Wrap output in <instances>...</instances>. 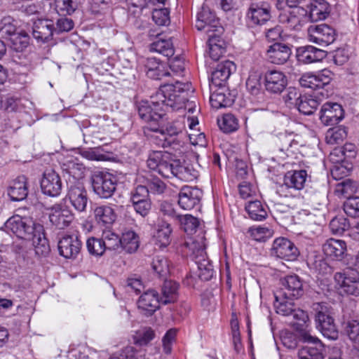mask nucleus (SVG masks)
I'll return each mask as SVG.
<instances>
[{
  "mask_svg": "<svg viewBox=\"0 0 359 359\" xmlns=\"http://www.w3.org/2000/svg\"><path fill=\"white\" fill-rule=\"evenodd\" d=\"M336 36L335 29L326 24L310 26L308 29L309 40L321 46L331 44L335 41Z\"/></svg>",
  "mask_w": 359,
  "mask_h": 359,
  "instance_id": "nucleus-12",
  "label": "nucleus"
},
{
  "mask_svg": "<svg viewBox=\"0 0 359 359\" xmlns=\"http://www.w3.org/2000/svg\"><path fill=\"white\" fill-rule=\"evenodd\" d=\"M9 41L11 48L16 52L23 51L29 43V36L25 31L16 32Z\"/></svg>",
  "mask_w": 359,
  "mask_h": 359,
  "instance_id": "nucleus-45",
  "label": "nucleus"
},
{
  "mask_svg": "<svg viewBox=\"0 0 359 359\" xmlns=\"http://www.w3.org/2000/svg\"><path fill=\"white\" fill-rule=\"evenodd\" d=\"M205 240V238L201 236L198 240L185 241L183 245L191 252V255L196 259V257H206Z\"/></svg>",
  "mask_w": 359,
  "mask_h": 359,
  "instance_id": "nucleus-46",
  "label": "nucleus"
},
{
  "mask_svg": "<svg viewBox=\"0 0 359 359\" xmlns=\"http://www.w3.org/2000/svg\"><path fill=\"white\" fill-rule=\"evenodd\" d=\"M93 189L101 198H111L116 190L117 179L113 174L104 170L93 172L91 176Z\"/></svg>",
  "mask_w": 359,
  "mask_h": 359,
  "instance_id": "nucleus-5",
  "label": "nucleus"
},
{
  "mask_svg": "<svg viewBox=\"0 0 359 359\" xmlns=\"http://www.w3.org/2000/svg\"><path fill=\"white\" fill-rule=\"evenodd\" d=\"M359 189V184L357 182L351 179H345L338 183L336 186L335 192L343 196L346 198L353 197L352 196Z\"/></svg>",
  "mask_w": 359,
  "mask_h": 359,
  "instance_id": "nucleus-43",
  "label": "nucleus"
},
{
  "mask_svg": "<svg viewBox=\"0 0 359 359\" xmlns=\"http://www.w3.org/2000/svg\"><path fill=\"white\" fill-rule=\"evenodd\" d=\"M346 250L344 241L330 238L323 245V250L326 256L333 259H341Z\"/></svg>",
  "mask_w": 359,
  "mask_h": 359,
  "instance_id": "nucleus-35",
  "label": "nucleus"
},
{
  "mask_svg": "<svg viewBox=\"0 0 359 359\" xmlns=\"http://www.w3.org/2000/svg\"><path fill=\"white\" fill-rule=\"evenodd\" d=\"M49 219L59 229L67 227L74 219V214L66 206L55 204L50 208Z\"/></svg>",
  "mask_w": 359,
  "mask_h": 359,
  "instance_id": "nucleus-19",
  "label": "nucleus"
},
{
  "mask_svg": "<svg viewBox=\"0 0 359 359\" xmlns=\"http://www.w3.org/2000/svg\"><path fill=\"white\" fill-rule=\"evenodd\" d=\"M211 106L217 109L231 106L234 102V96L224 87H218L210 95Z\"/></svg>",
  "mask_w": 359,
  "mask_h": 359,
  "instance_id": "nucleus-32",
  "label": "nucleus"
},
{
  "mask_svg": "<svg viewBox=\"0 0 359 359\" xmlns=\"http://www.w3.org/2000/svg\"><path fill=\"white\" fill-rule=\"evenodd\" d=\"M345 213L352 217H359V197H351L347 198L344 203Z\"/></svg>",
  "mask_w": 359,
  "mask_h": 359,
  "instance_id": "nucleus-61",
  "label": "nucleus"
},
{
  "mask_svg": "<svg viewBox=\"0 0 359 359\" xmlns=\"http://www.w3.org/2000/svg\"><path fill=\"white\" fill-rule=\"evenodd\" d=\"M195 262L198 266L199 278L205 281L210 280L213 276L214 270L207 256L196 257Z\"/></svg>",
  "mask_w": 359,
  "mask_h": 359,
  "instance_id": "nucleus-42",
  "label": "nucleus"
},
{
  "mask_svg": "<svg viewBox=\"0 0 359 359\" xmlns=\"http://www.w3.org/2000/svg\"><path fill=\"white\" fill-rule=\"evenodd\" d=\"M17 27L15 20L11 16L4 17L0 20V36L9 39L16 33Z\"/></svg>",
  "mask_w": 359,
  "mask_h": 359,
  "instance_id": "nucleus-49",
  "label": "nucleus"
},
{
  "mask_svg": "<svg viewBox=\"0 0 359 359\" xmlns=\"http://www.w3.org/2000/svg\"><path fill=\"white\" fill-rule=\"evenodd\" d=\"M334 280L340 286L342 292L359 295V273L357 271L348 269L344 273H336Z\"/></svg>",
  "mask_w": 359,
  "mask_h": 359,
  "instance_id": "nucleus-14",
  "label": "nucleus"
},
{
  "mask_svg": "<svg viewBox=\"0 0 359 359\" xmlns=\"http://www.w3.org/2000/svg\"><path fill=\"white\" fill-rule=\"evenodd\" d=\"M177 223L180 225L182 230L187 234H192L196 232L200 224V222L197 217L191 215H180Z\"/></svg>",
  "mask_w": 359,
  "mask_h": 359,
  "instance_id": "nucleus-47",
  "label": "nucleus"
},
{
  "mask_svg": "<svg viewBox=\"0 0 359 359\" xmlns=\"http://www.w3.org/2000/svg\"><path fill=\"white\" fill-rule=\"evenodd\" d=\"M82 242L77 236H64L58 242V250L66 259H75L79 254Z\"/></svg>",
  "mask_w": 359,
  "mask_h": 359,
  "instance_id": "nucleus-21",
  "label": "nucleus"
},
{
  "mask_svg": "<svg viewBox=\"0 0 359 359\" xmlns=\"http://www.w3.org/2000/svg\"><path fill=\"white\" fill-rule=\"evenodd\" d=\"M121 240V248L128 253H133L137 251L140 245L138 235L132 230H128L122 233Z\"/></svg>",
  "mask_w": 359,
  "mask_h": 359,
  "instance_id": "nucleus-37",
  "label": "nucleus"
},
{
  "mask_svg": "<svg viewBox=\"0 0 359 359\" xmlns=\"http://www.w3.org/2000/svg\"><path fill=\"white\" fill-rule=\"evenodd\" d=\"M317 95H304L300 100L297 102V109L299 111L304 115L312 114L317 109L319 101Z\"/></svg>",
  "mask_w": 359,
  "mask_h": 359,
  "instance_id": "nucleus-40",
  "label": "nucleus"
},
{
  "mask_svg": "<svg viewBox=\"0 0 359 359\" xmlns=\"http://www.w3.org/2000/svg\"><path fill=\"white\" fill-rule=\"evenodd\" d=\"M151 52H156L165 57H170L174 55L172 42L170 39H163L158 35L157 40L151 43L149 46Z\"/></svg>",
  "mask_w": 359,
  "mask_h": 359,
  "instance_id": "nucleus-39",
  "label": "nucleus"
},
{
  "mask_svg": "<svg viewBox=\"0 0 359 359\" xmlns=\"http://www.w3.org/2000/svg\"><path fill=\"white\" fill-rule=\"evenodd\" d=\"M94 215L99 224L108 226L112 224L116 219L114 209L108 205H101L94 210Z\"/></svg>",
  "mask_w": 359,
  "mask_h": 359,
  "instance_id": "nucleus-38",
  "label": "nucleus"
},
{
  "mask_svg": "<svg viewBox=\"0 0 359 359\" xmlns=\"http://www.w3.org/2000/svg\"><path fill=\"white\" fill-rule=\"evenodd\" d=\"M219 36L210 35L208 37V43L210 46L209 54L210 57L214 60H218L221 55L225 51L224 48L221 44L217 43L220 42L218 39Z\"/></svg>",
  "mask_w": 359,
  "mask_h": 359,
  "instance_id": "nucleus-56",
  "label": "nucleus"
},
{
  "mask_svg": "<svg viewBox=\"0 0 359 359\" xmlns=\"http://www.w3.org/2000/svg\"><path fill=\"white\" fill-rule=\"evenodd\" d=\"M308 7L309 11L306 10L308 22L324 20L330 13L329 4L325 0H314Z\"/></svg>",
  "mask_w": 359,
  "mask_h": 359,
  "instance_id": "nucleus-31",
  "label": "nucleus"
},
{
  "mask_svg": "<svg viewBox=\"0 0 359 359\" xmlns=\"http://www.w3.org/2000/svg\"><path fill=\"white\" fill-rule=\"evenodd\" d=\"M104 243L105 250H116L121 248V240L119 236L112 232H105L102 236Z\"/></svg>",
  "mask_w": 359,
  "mask_h": 359,
  "instance_id": "nucleus-59",
  "label": "nucleus"
},
{
  "mask_svg": "<svg viewBox=\"0 0 359 359\" xmlns=\"http://www.w3.org/2000/svg\"><path fill=\"white\" fill-rule=\"evenodd\" d=\"M271 254L286 261H294L299 256V250L294 244L289 239L279 237L274 240Z\"/></svg>",
  "mask_w": 359,
  "mask_h": 359,
  "instance_id": "nucleus-13",
  "label": "nucleus"
},
{
  "mask_svg": "<svg viewBox=\"0 0 359 359\" xmlns=\"http://www.w3.org/2000/svg\"><path fill=\"white\" fill-rule=\"evenodd\" d=\"M326 55V51L309 45L297 48L295 54L297 62L302 65L320 62Z\"/></svg>",
  "mask_w": 359,
  "mask_h": 359,
  "instance_id": "nucleus-18",
  "label": "nucleus"
},
{
  "mask_svg": "<svg viewBox=\"0 0 359 359\" xmlns=\"http://www.w3.org/2000/svg\"><path fill=\"white\" fill-rule=\"evenodd\" d=\"M154 332L151 328L145 327L136 332L135 335V344L140 346L146 345L154 338Z\"/></svg>",
  "mask_w": 359,
  "mask_h": 359,
  "instance_id": "nucleus-62",
  "label": "nucleus"
},
{
  "mask_svg": "<svg viewBox=\"0 0 359 359\" xmlns=\"http://www.w3.org/2000/svg\"><path fill=\"white\" fill-rule=\"evenodd\" d=\"M175 158L170 153L163 151H152L149 153L147 161L149 169L156 170L165 178L172 177L173 162Z\"/></svg>",
  "mask_w": 359,
  "mask_h": 359,
  "instance_id": "nucleus-7",
  "label": "nucleus"
},
{
  "mask_svg": "<svg viewBox=\"0 0 359 359\" xmlns=\"http://www.w3.org/2000/svg\"><path fill=\"white\" fill-rule=\"evenodd\" d=\"M159 210L163 216L168 217L170 220L175 222L181 215L176 212L173 204L168 201H163L160 205Z\"/></svg>",
  "mask_w": 359,
  "mask_h": 359,
  "instance_id": "nucleus-64",
  "label": "nucleus"
},
{
  "mask_svg": "<svg viewBox=\"0 0 359 359\" xmlns=\"http://www.w3.org/2000/svg\"><path fill=\"white\" fill-rule=\"evenodd\" d=\"M292 299L289 298L278 299L275 297L274 306L277 313L283 316H290L294 310V304L291 302Z\"/></svg>",
  "mask_w": 359,
  "mask_h": 359,
  "instance_id": "nucleus-55",
  "label": "nucleus"
},
{
  "mask_svg": "<svg viewBox=\"0 0 359 359\" xmlns=\"http://www.w3.org/2000/svg\"><path fill=\"white\" fill-rule=\"evenodd\" d=\"M299 341L312 344L304 346L298 351L299 359H324L323 351L325 346L316 337L312 336L309 332L302 330L299 336Z\"/></svg>",
  "mask_w": 359,
  "mask_h": 359,
  "instance_id": "nucleus-8",
  "label": "nucleus"
},
{
  "mask_svg": "<svg viewBox=\"0 0 359 359\" xmlns=\"http://www.w3.org/2000/svg\"><path fill=\"white\" fill-rule=\"evenodd\" d=\"M307 172L305 170H291L284 177V184L288 188L302 189L307 182Z\"/></svg>",
  "mask_w": 359,
  "mask_h": 359,
  "instance_id": "nucleus-34",
  "label": "nucleus"
},
{
  "mask_svg": "<svg viewBox=\"0 0 359 359\" xmlns=\"http://www.w3.org/2000/svg\"><path fill=\"white\" fill-rule=\"evenodd\" d=\"M235 70V65L233 62L226 60L219 63L212 72L210 78V89L217 87H225V84L230 75Z\"/></svg>",
  "mask_w": 359,
  "mask_h": 359,
  "instance_id": "nucleus-20",
  "label": "nucleus"
},
{
  "mask_svg": "<svg viewBox=\"0 0 359 359\" xmlns=\"http://www.w3.org/2000/svg\"><path fill=\"white\" fill-rule=\"evenodd\" d=\"M152 269L160 277L165 276L169 273L168 259L163 256H156L151 263Z\"/></svg>",
  "mask_w": 359,
  "mask_h": 359,
  "instance_id": "nucleus-57",
  "label": "nucleus"
},
{
  "mask_svg": "<svg viewBox=\"0 0 359 359\" xmlns=\"http://www.w3.org/2000/svg\"><path fill=\"white\" fill-rule=\"evenodd\" d=\"M218 125L220 129L226 133L233 132L238 127L237 118L231 114H226L221 119H218Z\"/></svg>",
  "mask_w": 359,
  "mask_h": 359,
  "instance_id": "nucleus-50",
  "label": "nucleus"
},
{
  "mask_svg": "<svg viewBox=\"0 0 359 359\" xmlns=\"http://www.w3.org/2000/svg\"><path fill=\"white\" fill-rule=\"evenodd\" d=\"M280 22L286 23L287 27L294 30H300L301 28L308 22L306 17V9L303 7L294 8L288 11V13L280 14Z\"/></svg>",
  "mask_w": 359,
  "mask_h": 359,
  "instance_id": "nucleus-27",
  "label": "nucleus"
},
{
  "mask_svg": "<svg viewBox=\"0 0 359 359\" xmlns=\"http://www.w3.org/2000/svg\"><path fill=\"white\" fill-rule=\"evenodd\" d=\"M172 163V177H176L185 182H191L198 177V172L191 163L185 161L182 163L178 159H175Z\"/></svg>",
  "mask_w": 359,
  "mask_h": 359,
  "instance_id": "nucleus-30",
  "label": "nucleus"
},
{
  "mask_svg": "<svg viewBox=\"0 0 359 359\" xmlns=\"http://www.w3.org/2000/svg\"><path fill=\"white\" fill-rule=\"evenodd\" d=\"M179 284L172 280H165L161 287V304H168L175 302L178 298Z\"/></svg>",
  "mask_w": 359,
  "mask_h": 359,
  "instance_id": "nucleus-36",
  "label": "nucleus"
},
{
  "mask_svg": "<svg viewBox=\"0 0 359 359\" xmlns=\"http://www.w3.org/2000/svg\"><path fill=\"white\" fill-rule=\"evenodd\" d=\"M54 22L48 19H38L32 26V35L38 42L48 43L55 33Z\"/></svg>",
  "mask_w": 359,
  "mask_h": 359,
  "instance_id": "nucleus-23",
  "label": "nucleus"
},
{
  "mask_svg": "<svg viewBox=\"0 0 359 359\" xmlns=\"http://www.w3.org/2000/svg\"><path fill=\"white\" fill-rule=\"evenodd\" d=\"M347 135L345 128L335 127L330 128L327 133L325 139L328 144H335L341 143Z\"/></svg>",
  "mask_w": 359,
  "mask_h": 359,
  "instance_id": "nucleus-51",
  "label": "nucleus"
},
{
  "mask_svg": "<svg viewBox=\"0 0 359 359\" xmlns=\"http://www.w3.org/2000/svg\"><path fill=\"white\" fill-rule=\"evenodd\" d=\"M344 117V111L341 104L337 102L323 104L320 111V119L326 126L339 123Z\"/></svg>",
  "mask_w": 359,
  "mask_h": 359,
  "instance_id": "nucleus-16",
  "label": "nucleus"
},
{
  "mask_svg": "<svg viewBox=\"0 0 359 359\" xmlns=\"http://www.w3.org/2000/svg\"><path fill=\"white\" fill-rule=\"evenodd\" d=\"M313 308L316 311V328L325 337L331 340L337 339L339 331L327 306L324 303H315Z\"/></svg>",
  "mask_w": 359,
  "mask_h": 359,
  "instance_id": "nucleus-4",
  "label": "nucleus"
},
{
  "mask_svg": "<svg viewBox=\"0 0 359 359\" xmlns=\"http://www.w3.org/2000/svg\"><path fill=\"white\" fill-rule=\"evenodd\" d=\"M151 130L156 133L152 136L155 143L163 148H171L178 151L183 146L184 142L180 135L182 128L177 122H169L166 114L161 118L156 126H151Z\"/></svg>",
  "mask_w": 359,
  "mask_h": 359,
  "instance_id": "nucleus-3",
  "label": "nucleus"
},
{
  "mask_svg": "<svg viewBox=\"0 0 359 359\" xmlns=\"http://www.w3.org/2000/svg\"><path fill=\"white\" fill-rule=\"evenodd\" d=\"M280 287L274 292L278 299L283 298L298 299L304 292L303 282L297 275H290L280 279Z\"/></svg>",
  "mask_w": 359,
  "mask_h": 359,
  "instance_id": "nucleus-9",
  "label": "nucleus"
},
{
  "mask_svg": "<svg viewBox=\"0 0 359 359\" xmlns=\"http://www.w3.org/2000/svg\"><path fill=\"white\" fill-rule=\"evenodd\" d=\"M140 180V178L139 179ZM142 183H146L149 194L159 195L164 193L166 189V184L164 182L155 176H150L140 181Z\"/></svg>",
  "mask_w": 359,
  "mask_h": 359,
  "instance_id": "nucleus-48",
  "label": "nucleus"
},
{
  "mask_svg": "<svg viewBox=\"0 0 359 359\" xmlns=\"http://www.w3.org/2000/svg\"><path fill=\"white\" fill-rule=\"evenodd\" d=\"M165 107L156 98V95L151 97V100H142L137 104L138 114L140 118L148 123L149 129L156 126L161 118L165 115Z\"/></svg>",
  "mask_w": 359,
  "mask_h": 359,
  "instance_id": "nucleus-6",
  "label": "nucleus"
},
{
  "mask_svg": "<svg viewBox=\"0 0 359 359\" xmlns=\"http://www.w3.org/2000/svg\"><path fill=\"white\" fill-rule=\"evenodd\" d=\"M193 93L191 83L175 80V83H165L161 85L156 93V98L161 101L166 110L178 111L182 109L184 102L187 100V97Z\"/></svg>",
  "mask_w": 359,
  "mask_h": 359,
  "instance_id": "nucleus-2",
  "label": "nucleus"
},
{
  "mask_svg": "<svg viewBox=\"0 0 359 359\" xmlns=\"http://www.w3.org/2000/svg\"><path fill=\"white\" fill-rule=\"evenodd\" d=\"M8 233L15 234L18 238L32 242L35 253L45 257L50 252L48 241L45 236L43 226L27 217L14 215L4 223Z\"/></svg>",
  "mask_w": 359,
  "mask_h": 359,
  "instance_id": "nucleus-1",
  "label": "nucleus"
},
{
  "mask_svg": "<svg viewBox=\"0 0 359 359\" xmlns=\"http://www.w3.org/2000/svg\"><path fill=\"white\" fill-rule=\"evenodd\" d=\"M172 231V229L170 224L165 222H163L158 225L156 233L154 235L156 243H158L160 247H167L171 241L170 236Z\"/></svg>",
  "mask_w": 359,
  "mask_h": 359,
  "instance_id": "nucleus-44",
  "label": "nucleus"
},
{
  "mask_svg": "<svg viewBox=\"0 0 359 359\" xmlns=\"http://www.w3.org/2000/svg\"><path fill=\"white\" fill-rule=\"evenodd\" d=\"M248 233L254 240L259 242H265L272 235L271 229L260 226L250 227Z\"/></svg>",
  "mask_w": 359,
  "mask_h": 359,
  "instance_id": "nucleus-58",
  "label": "nucleus"
},
{
  "mask_svg": "<svg viewBox=\"0 0 359 359\" xmlns=\"http://www.w3.org/2000/svg\"><path fill=\"white\" fill-rule=\"evenodd\" d=\"M65 199L76 211L84 212L88 201L87 191L80 183L72 185L68 188Z\"/></svg>",
  "mask_w": 359,
  "mask_h": 359,
  "instance_id": "nucleus-17",
  "label": "nucleus"
},
{
  "mask_svg": "<svg viewBox=\"0 0 359 359\" xmlns=\"http://www.w3.org/2000/svg\"><path fill=\"white\" fill-rule=\"evenodd\" d=\"M196 27L198 30L205 32L208 37L210 35L219 36L222 32L219 18L208 7H202L198 13Z\"/></svg>",
  "mask_w": 359,
  "mask_h": 359,
  "instance_id": "nucleus-10",
  "label": "nucleus"
},
{
  "mask_svg": "<svg viewBox=\"0 0 359 359\" xmlns=\"http://www.w3.org/2000/svg\"><path fill=\"white\" fill-rule=\"evenodd\" d=\"M63 170L74 179L79 180L84 177L85 167L81 163L69 161L63 165Z\"/></svg>",
  "mask_w": 359,
  "mask_h": 359,
  "instance_id": "nucleus-54",
  "label": "nucleus"
},
{
  "mask_svg": "<svg viewBox=\"0 0 359 359\" xmlns=\"http://www.w3.org/2000/svg\"><path fill=\"white\" fill-rule=\"evenodd\" d=\"M42 193L50 197L58 196L62 189V182L60 175L53 170L44 171L40 180Z\"/></svg>",
  "mask_w": 359,
  "mask_h": 359,
  "instance_id": "nucleus-15",
  "label": "nucleus"
},
{
  "mask_svg": "<svg viewBox=\"0 0 359 359\" xmlns=\"http://www.w3.org/2000/svg\"><path fill=\"white\" fill-rule=\"evenodd\" d=\"M29 193L28 179L20 175L11 180L7 187V194L13 201H21L27 198Z\"/></svg>",
  "mask_w": 359,
  "mask_h": 359,
  "instance_id": "nucleus-25",
  "label": "nucleus"
},
{
  "mask_svg": "<svg viewBox=\"0 0 359 359\" xmlns=\"http://www.w3.org/2000/svg\"><path fill=\"white\" fill-rule=\"evenodd\" d=\"M161 303L158 294L154 290L144 292L139 298L137 302L138 308L144 311V315L151 316L159 308Z\"/></svg>",
  "mask_w": 359,
  "mask_h": 359,
  "instance_id": "nucleus-29",
  "label": "nucleus"
},
{
  "mask_svg": "<svg viewBox=\"0 0 359 359\" xmlns=\"http://www.w3.org/2000/svg\"><path fill=\"white\" fill-rule=\"evenodd\" d=\"M345 331L348 338L355 344L359 345V321L349 320L345 323Z\"/></svg>",
  "mask_w": 359,
  "mask_h": 359,
  "instance_id": "nucleus-60",
  "label": "nucleus"
},
{
  "mask_svg": "<svg viewBox=\"0 0 359 359\" xmlns=\"http://www.w3.org/2000/svg\"><path fill=\"white\" fill-rule=\"evenodd\" d=\"M145 72L147 77L154 80H162L171 76L165 65L156 57H148L144 61Z\"/></svg>",
  "mask_w": 359,
  "mask_h": 359,
  "instance_id": "nucleus-28",
  "label": "nucleus"
},
{
  "mask_svg": "<svg viewBox=\"0 0 359 359\" xmlns=\"http://www.w3.org/2000/svg\"><path fill=\"white\" fill-rule=\"evenodd\" d=\"M332 80V73L327 69L315 74L316 95H320L322 97H328L330 92L327 88Z\"/></svg>",
  "mask_w": 359,
  "mask_h": 359,
  "instance_id": "nucleus-33",
  "label": "nucleus"
},
{
  "mask_svg": "<svg viewBox=\"0 0 359 359\" xmlns=\"http://www.w3.org/2000/svg\"><path fill=\"white\" fill-rule=\"evenodd\" d=\"M349 222L348 219L342 216L335 217L329 224L330 231L333 234H342L349 228Z\"/></svg>",
  "mask_w": 359,
  "mask_h": 359,
  "instance_id": "nucleus-53",
  "label": "nucleus"
},
{
  "mask_svg": "<svg viewBox=\"0 0 359 359\" xmlns=\"http://www.w3.org/2000/svg\"><path fill=\"white\" fill-rule=\"evenodd\" d=\"M261 76L255 72L249 75L246 81V88L252 95H257L261 88Z\"/></svg>",
  "mask_w": 359,
  "mask_h": 359,
  "instance_id": "nucleus-63",
  "label": "nucleus"
},
{
  "mask_svg": "<svg viewBox=\"0 0 359 359\" xmlns=\"http://www.w3.org/2000/svg\"><path fill=\"white\" fill-rule=\"evenodd\" d=\"M245 210L249 217L253 220L262 221L267 217L266 207L257 200L249 201L245 205Z\"/></svg>",
  "mask_w": 359,
  "mask_h": 359,
  "instance_id": "nucleus-41",
  "label": "nucleus"
},
{
  "mask_svg": "<svg viewBox=\"0 0 359 359\" xmlns=\"http://www.w3.org/2000/svg\"><path fill=\"white\" fill-rule=\"evenodd\" d=\"M266 54L270 62L276 65H283L290 57L292 50L288 44L276 42L269 46Z\"/></svg>",
  "mask_w": 359,
  "mask_h": 359,
  "instance_id": "nucleus-26",
  "label": "nucleus"
},
{
  "mask_svg": "<svg viewBox=\"0 0 359 359\" xmlns=\"http://www.w3.org/2000/svg\"><path fill=\"white\" fill-rule=\"evenodd\" d=\"M271 17V6L263 1L251 3L245 16L247 23L252 27L265 24Z\"/></svg>",
  "mask_w": 359,
  "mask_h": 359,
  "instance_id": "nucleus-11",
  "label": "nucleus"
},
{
  "mask_svg": "<svg viewBox=\"0 0 359 359\" xmlns=\"http://www.w3.org/2000/svg\"><path fill=\"white\" fill-rule=\"evenodd\" d=\"M266 90L271 93H281L287 84V79L283 72L278 70H269L264 75Z\"/></svg>",
  "mask_w": 359,
  "mask_h": 359,
  "instance_id": "nucleus-24",
  "label": "nucleus"
},
{
  "mask_svg": "<svg viewBox=\"0 0 359 359\" xmlns=\"http://www.w3.org/2000/svg\"><path fill=\"white\" fill-rule=\"evenodd\" d=\"M86 248L91 255L96 257L102 256L105 252L104 243L102 238H89L86 241Z\"/></svg>",
  "mask_w": 359,
  "mask_h": 359,
  "instance_id": "nucleus-52",
  "label": "nucleus"
},
{
  "mask_svg": "<svg viewBox=\"0 0 359 359\" xmlns=\"http://www.w3.org/2000/svg\"><path fill=\"white\" fill-rule=\"evenodd\" d=\"M203 196L201 189L184 186L178 194V204L184 210H191L199 204Z\"/></svg>",
  "mask_w": 359,
  "mask_h": 359,
  "instance_id": "nucleus-22",
  "label": "nucleus"
}]
</instances>
